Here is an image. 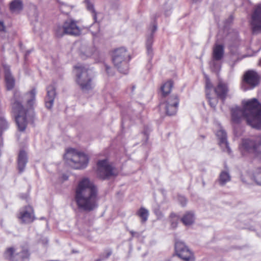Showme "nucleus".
<instances>
[{
  "label": "nucleus",
  "instance_id": "f257e3e1",
  "mask_svg": "<svg viewBox=\"0 0 261 261\" xmlns=\"http://www.w3.org/2000/svg\"><path fill=\"white\" fill-rule=\"evenodd\" d=\"M36 90L35 88L31 91L21 94L19 91H15L11 100L12 110L13 113L18 129L20 132L25 130L27 117L34 113L33 107L36 101Z\"/></svg>",
  "mask_w": 261,
  "mask_h": 261
},
{
  "label": "nucleus",
  "instance_id": "f03ea898",
  "mask_svg": "<svg viewBox=\"0 0 261 261\" xmlns=\"http://www.w3.org/2000/svg\"><path fill=\"white\" fill-rule=\"evenodd\" d=\"M98 192L97 186L88 178L80 180L75 188L74 199L77 207L91 212L98 206Z\"/></svg>",
  "mask_w": 261,
  "mask_h": 261
},
{
  "label": "nucleus",
  "instance_id": "7ed1b4c3",
  "mask_svg": "<svg viewBox=\"0 0 261 261\" xmlns=\"http://www.w3.org/2000/svg\"><path fill=\"white\" fill-rule=\"evenodd\" d=\"M243 109L248 115V125L253 128L261 129V103L256 98L246 101Z\"/></svg>",
  "mask_w": 261,
  "mask_h": 261
},
{
  "label": "nucleus",
  "instance_id": "20e7f679",
  "mask_svg": "<svg viewBox=\"0 0 261 261\" xmlns=\"http://www.w3.org/2000/svg\"><path fill=\"white\" fill-rule=\"evenodd\" d=\"M66 162L76 169L86 168L89 162V158L86 154L77 152L75 149L69 148L66 149L64 155Z\"/></svg>",
  "mask_w": 261,
  "mask_h": 261
},
{
  "label": "nucleus",
  "instance_id": "39448f33",
  "mask_svg": "<svg viewBox=\"0 0 261 261\" xmlns=\"http://www.w3.org/2000/svg\"><path fill=\"white\" fill-rule=\"evenodd\" d=\"M130 60V55L125 48L120 47L113 51L112 61L119 72L125 74L128 73Z\"/></svg>",
  "mask_w": 261,
  "mask_h": 261
},
{
  "label": "nucleus",
  "instance_id": "423d86ee",
  "mask_svg": "<svg viewBox=\"0 0 261 261\" xmlns=\"http://www.w3.org/2000/svg\"><path fill=\"white\" fill-rule=\"evenodd\" d=\"M76 81L83 91H88L92 89V70L81 65L74 66Z\"/></svg>",
  "mask_w": 261,
  "mask_h": 261
},
{
  "label": "nucleus",
  "instance_id": "0eeeda50",
  "mask_svg": "<svg viewBox=\"0 0 261 261\" xmlns=\"http://www.w3.org/2000/svg\"><path fill=\"white\" fill-rule=\"evenodd\" d=\"M240 149L243 155L247 153L261 154V137L255 140L243 139Z\"/></svg>",
  "mask_w": 261,
  "mask_h": 261
},
{
  "label": "nucleus",
  "instance_id": "6e6552de",
  "mask_svg": "<svg viewBox=\"0 0 261 261\" xmlns=\"http://www.w3.org/2000/svg\"><path fill=\"white\" fill-rule=\"evenodd\" d=\"M16 249L14 247L7 248L4 253V257L10 261H29L30 253L27 249L15 253Z\"/></svg>",
  "mask_w": 261,
  "mask_h": 261
},
{
  "label": "nucleus",
  "instance_id": "1a4fd4ad",
  "mask_svg": "<svg viewBox=\"0 0 261 261\" xmlns=\"http://www.w3.org/2000/svg\"><path fill=\"white\" fill-rule=\"evenodd\" d=\"M260 77L253 70H248L244 75L242 88L244 91L254 88L259 83Z\"/></svg>",
  "mask_w": 261,
  "mask_h": 261
},
{
  "label": "nucleus",
  "instance_id": "9d476101",
  "mask_svg": "<svg viewBox=\"0 0 261 261\" xmlns=\"http://www.w3.org/2000/svg\"><path fill=\"white\" fill-rule=\"evenodd\" d=\"M160 14L156 13L152 18V27L150 28L151 32L149 34L146 36V48L147 50V54L150 60L152 59L153 55L152 46L153 43L154 33L156 32L158 29L156 19L160 17Z\"/></svg>",
  "mask_w": 261,
  "mask_h": 261
},
{
  "label": "nucleus",
  "instance_id": "9b49d317",
  "mask_svg": "<svg viewBox=\"0 0 261 261\" xmlns=\"http://www.w3.org/2000/svg\"><path fill=\"white\" fill-rule=\"evenodd\" d=\"M97 175L102 180L109 179L114 175L113 168L107 163L106 160H99L97 163Z\"/></svg>",
  "mask_w": 261,
  "mask_h": 261
},
{
  "label": "nucleus",
  "instance_id": "f8f14e48",
  "mask_svg": "<svg viewBox=\"0 0 261 261\" xmlns=\"http://www.w3.org/2000/svg\"><path fill=\"white\" fill-rule=\"evenodd\" d=\"M250 23L253 34L261 32V4L255 6L251 16Z\"/></svg>",
  "mask_w": 261,
  "mask_h": 261
},
{
  "label": "nucleus",
  "instance_id": "ddd939ff",
  "mask_svg": "<svg viewBox=\"0 0 261 261\" xmlns=\"http://www.w3.org/2000/svg\"><path fill=\"white\" fill-rule=\"evenodd\" d=\"M175 250L176 255L184 261H194L192 252L183 242H176L175 244Z\"/></svg>",
  "mask_w": 261,
  "mask_h": 261
},
{
  "label": "nucleus",
  "instance_id": "4468645a",
  "mask_svg": "<svg viewBox=\"0 0 261 261\" xmlns=\"http://www.w3.org/2000/svg\"><path fill=\"white\" fill-rule=\"evenodd\" d=\"M17 218L21 224H30L35 220L34 212L30 205H27L20 209Z\"/></svg>",
  "mask_w": 261,
  "mask_h": 261
},
{
  "label": "nucleus",
  "instance_id": "2eb2a0df",
  "mask_svg": "<svg viewBox=\"0 0 261 261\" xmlns=\"http://www.w3.org/2000/svg\"><path fill=\"white\" fill-rule=\"evenodd\" d=\"M179 98L177 94L170 95L165 102V110L167 115H175L178 110Z\"/></svg>",
  "mask_w": 261,
  "mask_h": 261
},
{
  "label": "nucleus",
  "instance_id": "dca6fc26",
  "mask_svg": "<svg viewBox=\"0 0 261 261\" xmlns=\"http://www.w3.org/2000/svg\"><path fill=\"white\" fill-rule=\"evenodd\" d=\"M66 35L77 36L81 34V30L77 25V21L72 18L66 20L63 23Z\"/></svg>",
  "mask_w": 261,
  "mask_h": 261
},
{
  "label": "nucleus",
  "instance_id": "f3484780",
  "mask_svg": "<svg viewBox=\"0 0 261 261\" xmlns=\"http://www.w3.org/2000/svg\"><path fill=\"white\" fill-rule=\"evenodd\" d=\"M231 121L233 123L239 124L241 121V119L244 117L246 121L248 124V115L246 112L243 108L236 106L234 108H232L230 110Z\"/></svg>",
  "mask_w": 261,
  "mask_h": 261
},
{
  "label": "nucleus",
  "instance_id": "a211bd4d",
  "mask_svg": "<svg viewBox=\"0 0 261 261\" xmlns=\"http://www.w3.org/2000/svg\"><path fill=\"white\" fill-rule=\"evenodd\" d=\"M47 95L45 98V105L47 109H51L56 95L55 87L53 85L46 87Z\"/></svg>",
  "mask_w": 261,
  "mask_h": 261
},
{
  "label": "nucleus",
  "instance_id": "6ab92c4d",
  "mask_svg": "<svg viewBox=\"0 0 261 261\" xmlns=\"http://www.w3.org/2000/svg\"><path fill=\"white\" fill-rule=\"evenodd\" d=\"M28 162L27 153L23 150H20L17 157V169L19 173L24 171L26 165Z\"/></svg>",
  "mask_w": 261,
  "mask_h": 261
},
{
  "label": "nucleus",
  "instance_id": "aec40b11",
  "mask_svg": "<svg viewBox=\"0 0 261 261\" xmlns=\"http://www.w3.org/2000/svg\"><path fill=\"white\" fill-rule=\"evenodd\" d=\"M215 92L217 97L221 99L222 102L224 103L228 92L227 85L222 82H219L218 85L215 88Z\"/></svg>",
  "mask_w": 261,
  "mask_h": 261
},
{
  "label": "nucleus",
  "instance_id": "412c9836",
  "mask_svg": "<svg viewBox=\"0 0 261 261\" xmlns=\"http://www.w3.org/2000/svg\"><path fill=\"white\" fill-rule=\"evenodd\" d=\"M4 68L6 87L8 90H11L15 86V80L10 72V67L4 65Z\"/></svg>",
  "mask_w": 261,
  "mask_h": 261
},
{
  "label": "nucleus",
  "instance_id": "4be33fe9",
  "mask_svg": "<svg viewBox=\"0 0 261 261\" xmlns=\"http://www.w3.org/2000/svg\"><path fill=\"white\" fill-rule=\"evenodd\" d=\"M224 55V47L223 44H215L213 50L212 58L214 61L222 60Z\"/></svg>",
  "mask_w": 261,
  "mask_h": 261
},
{
  "label": "nucleus",
  "instance_id": "5701e85b",
  "mask_svg": "<svg viewBox=\"0 0 261 261\" xmlns=\"http://www.w3.org/2000/svg\"><path fill=\"white\" fill-rule=\"evenodd\" d=\"M216 135L219 140V144L220 146L222 147L224 146L227 149V151L229 152L230 149L228 145L227 134L226 132L223 129H220L217 132Z\"/></svg>",
  "mask_w": 261,
  "mask_h": 261
},
{
  "label": "nucleus",
  "instance_id": "b1692460",
  "mask_svg": "<svg viewBox=\"0 0 261 261\" xmlns=\"http://www.w3.org/2000/svg\"><path fill=\"white\" fill-rule=\"evenodd\" d=\"M23 9L21 0H13L9 4L10 11L13 13H19Z\"/></svg>",
  "mask_w": 261,
  "mask_h": 261
},
{
  "label": "nucleus",
  "instance_id": "393cba45",
  "mask_svg": "<svg viewBox=\"0 0 261 261\" xmlns=\"http://www.w3.org/2000/svg\"><path fill=\"white\" fill-rule=\"evenodd\" d=\"M195 220V215L192 212H186L182 218L181 219V222L185 225H190L192 224Z\"/></svg>",
  "mask_w": 261,
  "mask_h": 261
},
{
  "label": "nucleus",
  "instance_id": "a878e982",
  "mask_svg": "<svg viewBox=\"0 0 261 261\" xmlns=\"http://www.w3.org/2000/svg\"><path fill=\"white\" fill-rule=\"evenodd\" d=\"M230 180L231 176L228 171H222L221 172L218 178L219 183L220 186H223L225 185Z\"/></svg>",
  "mask_w": 261,
  "mask_h": 261
},
{
  "label": "nucleus",
  "instance_id": "bb28decb",
  "mask_svg": "<svg viewBox=\"0 0 261 261\" xmlns=\"http://www.w3.org/2000/svg\"><path fill=\"white\" fill-rule=\"evenodd\" d=\"M136 215L141 219L142 223H145L149 217V211L144 207H141L136 212Z\"/></svg>",
  "mask_w": 261,
  "mask_h": 261
},
{
  "label": "nucleus",
  "instance_id": "cd10ccee",
  "mask_svg": "<svg viewBox=\"0 0 261 261\" xmlns=\"http://www.w3.org/2000/svg\"><path fill=\"white\" fill-rule=\"evenodd\" d=\"M173 84L172 81H168L165 83L161 87L162 95L166 97L171 91Z\"/></svg>",
  "mask_w": 261,
  "mask_h": 261
},
{
  "label": "nucleus",
  "instance_id": "c85d7f7f",
  "mask_svg": "<svg viewBox=\"0 0 261 261\" xmlns=\"http://www.w3.org/2000/svg\"><path fill=\"white\" fill-rule=\"evenodd\" d=\"M170 219V225L171 228L173 229H175L177 227L179 217L177 215H176L175 213L172 212L170 214L169 216Z\"/></svg>",
  "mask_w": 261,
  "mask_h": 261
},
{
  "label": "nucleus",
  "instance_id": "c756f323",
  "mask_svg": "<svg viewBox=\"0 0 261 261\" xmlns=\"http://www.w3.org/2000/svg\"><path fill=\"white\" fill-rule=\"evenodd\" d=\"M9 123L3 113L0 114V130L1 132L6 130L9 128Z\"/></svg>",
  "mask_w": 261,
  "mask_h": 261
},
{
  "label": "nucleus",
  "instance_id": "7c9ffc66",
  "mask_svg": "<svg viewBox=\"0 0 261 261\" xmlns=\"http://www.w3.org/2000/svg\"><path fill=\"white\" fill-rule=\"evenodd\" d=\"M57 1L60 4V10L62 13L68 14L72 9V7L66 4L61 2L59 0Z\"/></svg>",
  "mask_w": 261,
  "mask_h": 261
},
{
  "label": "nucleus",
  "instance_id": "2f4dec72",
  "mask_svg": "<svg viewBox=\"0 0 261 261\" xmlns=\"http://www.w3.org/2000/svg\"><path fill=\"white\" fill-rule=\"evenodd\" d=\"M55 34L57 37H62L64 35H66V31H65V28L64 24L62 25H58L55 29Z\"/></svg>",
  "mask_w": 261,
  "mask_h": 261
},
{
  "label": "nucleus",
  "instance_id": "473e14b6",
  "mask_svg": "<svg viewBox=\"0 0 261 261\" xmlns=\"http://www.w3.org/2000/svg\"><path fill=\"white\" fill-rule=\"evenodd\" d=\"M206 97L208 99L209 105L211 107L215 109L218 102V97H211L210 95L208 93H206Z\"/></svg>",
  "mask_w": 261,
  "mask_h": 261
},
{
  "label": "nucleus",
  "instance_id": "72a5a7b5",
  "mask_svg": "<svg viewBox=\"0 0 261 261\" xmlns=\"http://www.w3.org/2000/svg\"><path fill=\"white\" fill-rule=\"evenodd\" d=\"M84 3L85 4L87 10L89 12H92L94 11H95L93 0H85Z\"/></svg>",
  "mask_w": 261,
  "mask_h": 261
},
{
  "label": "nucleus",
  "instance_id": "f704fd0d",
  "mask_svg": "<svg viewBox=\"0 0 261 261\" xmlns=\"http://www.w3.org/2000/svg\"><path fill=\"white\" fill-rule=\"evenodd\" d=\"M93 48H87L85 53L82 52L80 54L81 58L84 60L91 57L93 55Z\"/></svg>",
  "mask_w": 261,
  "mask_h": 261
},
{
  "label": "nucleus",
  "instance_id": "c9c22d12",
  "mask_svg": "<svg viewBox=\"0 0 261 261\" xmlns=\"http://www.w3.org/2000/svg\"><path fill=\"white\" fill-rule=\"evenodd\" d=\"M112 254V250L111 249H106L103 253L100 255V257L102 260L108 258Z\"/></svg>",
  "mask_w": 261,
  "mask_h": 261
},
{
  "label": "nucleus",
  "instance_id": "e433bc0d",
  "mask_svg": "<svg viewBox=\"0 0 261 261\" xmlns=\"http://www.w3.org/2000/svg\"><path fill=\"white\" fill-rule=\"evenodd\" d=\"M254 179L258 185H261V168L258 169L254 175Z\"/></svg>",
  "mask_w": 261,
  "mask_h": 261
},
{
  "label": "nucleus",
  "instance_id": "4c0bfd02",
  "mask_svg": "<svg viewBox=\"0 0 261 261\" xmlns=\"http://www.w3.org/2000/svg\"><path fill=\"white\" fill-rule=\"evenodd\" d=\"M110 7L113 9H117L119 7V0H108Z\"/></svg>",
  "mask_w": 261,
  "mask_h": 261
},
{
  "label": "nucleus",
  "instance_id": "58836bf2",
  "mask_svg": "<svg viewBox=\"0 0 261 261\" xmlns=\"http://www.w3.org/2000/svg\"><path fill=\"white\" fill-rule=\"evenodd\" d=\"M178 200L182 206H185L187 202V198L185 196L181 195H179L178 196Z\"/></svg>",
  "mask_w": 261,
  "mask_h": 261
},
{
  "label": "nucleus",
  "instance_id": "ea45409f",
  "mask_svg": "<svg viewBox=\"0 0 261 261\" xmlns=\"http://www.w3.org/2000/svg\"><path fill=\"white\" fill-rule=\"evenodd\" d=\"M91 13L93 19L94 20L93 24L94 23H98L99 21L97 20V15L98 14V13L95 11H94L93 12H90Z\"/></svg>",
  "mask_w": 261,
  "mask_h": 261
},
{
  "label": "nucleus",
  "instance_id": "a19ab883",
  "mask_svg": "<svg viewBox=\"0 0 261 261\" xmlns=\"http://www.w3.org/2000/svg\"><path fill=\"white\" fill-rule=\"evenodd\" d=\"M151 132V128L148 126H145L143 130V134L146 137V139H148L149 133Z\"/></svg>",
  "mask_w": 261,
  "mask_h": 261
},
{
  "label": "nucleus",
  "instance_id": "79ce46f5",
  "mask_svg": "<svg viewBox=\"0 0 261 261\" xmlns=\"http://www.w3.org/2000/svg\"><path fill=\"white\" fill-rule=\"evenodd\" d=\"M105 68H106V71L108 75L111 76V75H114V73L112 71V69L111 67H110L108 65H105Z\"/></svg>",
  "mask_w": 261,
  "mask_h": 261
},
{
  "label": "nucleus",
  "instance_id": "37998d69",
  "mask_svg": "<svg viewBox=\"0 0 261 261\" xmlns=\"http://www.w3.org/2000/svg\"><path fill=\"white\" fill-rule=\"evenodd\" d=\"M6 27L4 24V21L0 20V32H6Z\"/></svg>",
  "mask_w": 261,
  "mask_h": 261
},
{
  "label": "nucleus",
  "instance_id": "c03bdc74",
  "mask_svg": "<svg viewBox=\"0 0 261 261\" xmlns=\"http://www.w3.org/2000/svg\"><path fill=\"white\" fill-rule=\"evenodd\" d=\"M129 232L131 234L132 237L139 238L140 237V234L138 232L134 231L133 230H130Z\"/></svg>",
  "mask_w": 261,
  "mask_h": 261
},
{
  "label": "nucleus",
  "instance_id": "a18cd8bd",
  "mask_svg": "<svg viewBox=\"0 0 261 261\" xmlns=\"http://www.w3.org/2000/svg\"><path fill=\"white\" fill-rule=\"evenodd\" d=\"M217 61H214L213 60V63H212V65H213V67L216 69V70H218L220 68V66L216 62Z\"/></svg>",
  "mask_w": 261,
  "mask_h": 261
},
{
  "label": "nucleus",
  "instance_id": "49530a36",
  "mask_svg": "<svg viewBox=\"0 0 261 261\" xmlns=\"http://www.w3.org/2000/svg\"><path fill=\"white\" fill-rule=\"evenodd\" d=\"M213 87L212 84L211 83V82L207 80L206 82V89H211Z\"/></svg>",
  "mask_w": 261,
  "mask_h": 261
},
{
  "label": "nucleus",
  "instance_id": "de8ad7c7",
  "mask_svg": "<svg viewBox=\"0 0 261 261\" xmlns=\"http://www.w3.org/2000/svg\"><path fill=\"white\" fill-rule=\"evenodd\" d=\"M233 20V16L232 15H230L228 19L226 20V23H230L232 22Z\"/></svg>",
  "mask_w": 261,
  "mask_h": 261
},
{
  "label": "nucleus",
  "instance_id": "09e8293b",
  "mask_svg": "<svg viewBox=\"0 0 261 261\" xmlns=\"http://www.w3.org/2000/svg\"><path fill=\"white\" fill-rule=\"evenodd\" d=\"M32 50H28L26 51L25 55H24V60H27V59L28 58V57L29 56V55L31 54V53L32 52Z\"/></svg>",
  "mask_w": 261,
  "mask_h": 261
},
{
  "label": "nucleus",
  "instance_id": "8fccbe9b",
  "mask_svg": "<svg viewBox=\"0 0 261 261\" xmlns=\"http://www.w3.org/2000/svg\"><path fill=\"white\" fill-rule=\"evenodd\" d=\"M171 14V10H166L164 12V14L166 16H169Z\"/></svg>",
  "mask_w": 261,
  "mask_h": 261
},
{
  "label": "nucleus",
  "instance_id": "3c124183",
  "mask_svg": "<svg viewBox=\"0 0 261 261\" xmlns=\"http://www.w3.org/2000/svg\"><path fill=\"white\" fill-rule=\"evenodd\" d=\"M27 195H25V194H21L20 196V197L21 198V199H26L27 198Z\"/></svg>",
  "mask_w": 261,
  "mask_h": 261
},
{
  "label": "nucleus",
  "instance_id": "603ef678",
  "mask_svg": "<svg viewBox=\"0 0 261 261\" xmlns=\"http://www.w3.org/2000/svg\"><path fill=\"white\" fill-rule=\"evenodd\" d=\"M192 1L193 3H197L198 2H201V0H192Z\"/></svg>",
  "mask_w": 261,
  "mask_h": 261
},
{
  "label": "nucleus",
  "instance_id": "864d4df0",
  "mask_svg": "<svg viewBox=\"0 0 261 261\" xmlns=\"http://www.w3.org/2000/svg\"><path fill=\"white\" fill-rule=\"evenodd\" d=\"M136 88V87L135 85H133L132 87V92H133Z\"/></svg>",
  "mask_w": 261,
  "mask_h": 261
},
{
  "label": "nucleus",
  "instance_id": "5fc2aeb1",
  "mask_svg": "<svg viewBox=\"0 0 261 261\" xmlns=\"http://www.w3.org/2000/svg\"><path fill=\"white\" fill-rule=\"evenodd\" d=\"M102 259L100 257V258L96 259L95 261H101Z\"/></svg>",
  "mask_w": 261,
  "mask_h": 261
},
{
  "label": "nucleus",
  "instance_id": "6e6d98bb",
  "mask_svg": "<svg viewBox=\"0 0 261 261\" xmlns=\"http://www.w3.org/2000/svg\"><path fill=\"white\" fill-rule=\"evenodd\" d=\"M200 137L201 138H202L203 139H204L205 138V136H203V135H201Z\"/></svg>",
  "mask_w": 261,
  "mask_h": 261
},
{
  "label": "nucleus",
  "instance_id": "4d7b16f0",
  "mask_svg": "<svg viewBox=\"0 0 261 261\" xmlns=\"http://www.w3.org/2000/svg\"><path fill=\"white\" fill-rule=\"evenodd\" d=\"M72 252L73 253H77V252H78L77 251H74V250H73Z\"/></svg>",
  "mask_w": 261,
  "mask_h": 261
},
{
  "label": "nucleus",
  "instance_id": "13d9d810",
  "mask_svg": "<svg viewBox=\"0 0 261 261\" xmlns=\"http://www.w3.org/2000/svg\"><path fill=\"white\" fill-rule=\"evenodd\" d=\"M259 65L261 66V59H260V60L259 61Z\"/></svg>",
  "mask_w": 261,
  "mask_h": 261
},
{
  "label": "nucleus",
  "instance_id": "bf43d9fd",
  "mask_svg": "<svg viewBox=\"0 0 261 261\" xmlns=\"http://www.w3.org/2000/svg\"><path fill=\"white\" fill-rule=\"evenodd\" d=\"M1 143H2V146H3V142L2 140H1Z\"/></svg>",
  "mask_w": 261,
  "mask_h": 261
},
{
  "label": "nucleus",
  "instance_id": "052dcab7",
  "mask_svg": "<svg viewBox=\"0 0 261 261\" xmlns=\"http://www.w3.org/2000/svg\"><path fill=\"white\" fill-rule=\"evenodd\" d=\"M64 179H67V177H64Z\"/></svg>",
  "mask_w": 261,
  "mask_h": 261
},
{
  "label": "nucleus",
  "instance_id": "680f3d73",
  "mask_svg": "<svg viewBox=\"0 0 261 261\" xmlns=\"http://www.w3.org/2000/svg\"><path fill=\"white\" fill-rule=\"evenodd\" d=\"M155 213L156 214H157L158 211H155Z\"/></svg>",
  "mask_w": 261,
  "mask_h": 261
}]
</instances>
